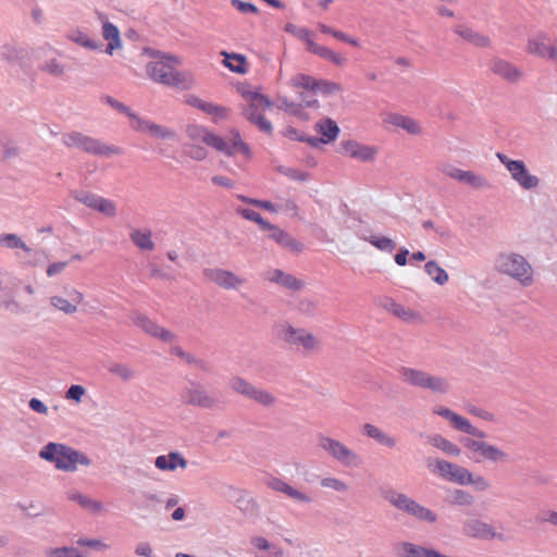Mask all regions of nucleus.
<instances>
[{
	"label": "nucleus",
	"instance_id": "nucleus-1",
	"mask_svg": "<svg viewBox=\"0 0 557 557\" xmlns=\"http://www.w3.org/2000/svg\"><path fill=\"white\" fill-rule=\"evenodd\" d=\"M38 456L64 472H75L78 466L89 467L91 465V460L86 454L62 443L49 442L41 447Z\"/></svg>",
	"mask_w": 557,
	"mask_h": 557
},
{
	"label": "nucleus",
	"instance_id": "nucleus-2",
	"mask_svg": "<svg viewBox=\"0 0 557 557\" xmlns=\"http://www.w3.org/2000/svg\"><path fill=\"white\" fill-rule=\"evenodd\" d=\"M34 294V287L9 273H0V309L21 314L28 311L27 305L22 301V294Z\"/></svg>",
	"mask_w": 557,
	"mask_h": 557
},
{
	"label": "nucleus",
	"instance_id": "nucleus-3",
	"mask_svg": "<svg viewBox=\"0 0 557 557\" xmlns=\"http://www.w3.org/2000/svg\"><path fill=\"white\" fill-rule=\"evenodd\" d=\"M494 269L500 274L518 281L522 286L533 283V268L520 253L513 251H500L495 256Z\"/></svg>",
	"mask_w": 557,
	"mask_h": 557
},
{
	"label": "nucleus",
	"instance_id": "nucleus-4",
	"mask_svg": "<svg viewBox=\"0 0 557 557\" xmlns=\"http://www.w3.org/2000/svg\"><path fill=\"white\" fill-rule=\"evenodd\" d=\"M380 494L391 506L420 521L434 523L437 520V515L433 510L422 506L407 494L398 492L394 487H383L380 490Z\"/></svg>",
	"mask_w": 557,
	"mask_h": 557
},
{
	"label": "nucleus",
	"instance_id": "nucleus-5",
	"mask_svg": "<svg viewBox=\"0 0 557 557\" xmlns=\"http://www.w3.org/2000/svg\"><path fill=\"white\" fill-rule=\"evenodd\" d=\"M401 380L413 387L428 389L433 394L444 395L450 391V383L445 376L433 375L416 368L403 367L399 369Z\"/></svg>",
	"mask_w": 557,
	"mask_h": 557
},
{
	"label": "nucleus",
	"instance_id": "nucleus-6",
	"mask_svg": "<svg viewBox=\"0 0 557 557\" xmlns=\"http://www.w3.org/2000/svg\"><path fill=\"white\" fill-rule=\"evenodd\" d=\"M317 441L318 446L343 467L359 468L362 465L361 456L343 442L321 433L317 435Z\"/></svg>",
	"mask_w": 557,
	"mask_h": 557
},
{
	"label": "nucleus",
	"instance_id": "nucleus-7",
	"mask_svg": "<svg viewBox=\"0 0 557 557\" xmlns=\"http://www.w3.org/2000/svg\"><path fill=\"white\" fill-rule=\"evenodd\" d=\"M61 140L62 144L69 148H76L95 156L109 157L111 154L121 153L120 148L107 145L97 138L87 136L79 132L63 134Z\"/></svg>",
	"mask_w": 557,
	"mask_h": 557
},
{
	"label": "nucleus",
	"instance_id": "nucleus-8",
	"mask_svg": "<svg viewBox=\"0 0 557 557\" xmlns=\"http://www.w3.org/2000/svg\"><path fill=\"white\" fill-rule=\"evenodd\" d=\"M483 440L484 438L479 437H466L461 441L474 462L486 460L493 463H503L508 461L509 455L504 449Z\"/></svg>",
	"mask_w": 557,
	"mask_h": 557
},
{
	"label": "nucleus",
	"instance_id": "nucleus-9",
	"mask_svg": "<svg viewBox=\"0 0 557 557\" xmlns=\"http://www.w3.org/2000/svg\"><path fill=\"white\" fill-rule=\"evenodd\" d=\"M496 158L506 168L511 180L523 190H532L540 186V178L531 174L522 160H513L508 156L497 152Z\"/></svg>",
	"mask_w": 557,
	"mask_h": 557
},
{
	"label": "nucleus",
	"instance_id": "nucleus-10",
	"mask_svg": "<svg viewBox=\"0 0 557 557\" xmlns=\"http://www.w3.org/2000/svg\"><path fill=\"white\" fill-rule=\"evenodd\" d=\"M154 60L146 65V73L154 83L168 86L175 65L182 64V59L173 54L153 52Z\"/></svg>",
	"mask_w": 557,
	"mask_h": 557
},
{
	"label": "nucleus",
	"instance_id": "nucleus-11",
	"mask_svg": "<svg viewBox=\"0 0 557 557\" xmlns=\"http://www.w3.org/2000/svg\"><path fill=\"white\" fill-rule=\"evenodd\" d=\"M249 100V104L244 109L243 113L246 119L264 133L272 132V124L265 120L262 112L272 107L270 99L258 92L249 91L245 95Z\"/></svg>",
	"mask_w": 557,
	"mask_h": 557
},
{
	"label": "nucleus",
	"instance_id": "nucleus-12",
	"mask_svg": "<svg viewBox=\"0 0 557 557\" xmlns=\"http://www.w3.org/2000/svg\"><path fill=\"white\" fill-rule=\"evenodd\" d=\"M231 388L257 404L271 408L276 404V397L264 388H260L242 376H234L230 383Z\"/></svg>",
	"mask_w": 557,
	"mask_h": 557
},
{
	"label": "nucleus",
	"instance_id": "nucleus-13",
	"mask_svg": "<svg viewBox=\"0 0 557 557\" xmlns=\"http://www.w3.org/2000/svg\"><path fill=\"white\" fill-rule=\"evenodd\" d=\"M231 388L257 404L271 408L276 404V397L264 388H260L242 376H234L230 383Z\"/></svg>",
	"mask_w": 557,
	"mask_h": 557
},
{
	"label": "nucleus",
	"instance_id": "nucleus-14",
	"mask_svg": "<svg viewBox=\"0 0 557 557\" xmlns=\"http://www.w3.org/2000/svg\"><path fill=\"white\" fill-rule=\"evenodd\" d=\"M428 468L447 481L455 482L460 485H466L467 482H470V471L457 463L443 459H429Z\"/></svg>",
	"mask_w": 557,
	"mask_h": 557
},
{
	"label": "nucleus",
	"instance_id": "nucleus-15",
	"mask_svg": "<svg viewBox=\"0 0 557 557\" xmlns=\"http://www.w3.org/2000/svg\"><path fill=\"white\" fill-rule=\"evenodd\" d=\"M0 60L25 71L32 65V52L17 42L5 41L0 46Z\"/></svg>",
	"mask_w": 557,
	"mask_h": 557
},
{
	"label": "nucleus",
	"instance_id": "nucleus-16",
	"mask_svg": "<svg viewBox=\"0 0 557 557\" xmlns=\"http://www.w3.org/2000/svg\"><path fill=\"white\" fill-rule=\"evenodd\" d=\"M282 338L289 345L300 346L308 354L319 350L321 342L305 329H296L289 324L282 330Z\"/></svg>",
	"mask_w": 557,
	"mask_h": 557
},
{
	"label": "nucleus",
	"instance_id": "nucleus-17",
	"mask_svg": "<svg viewBox=\"0 0 557 557\" xmlns=\"http://www.w3.org/2000/svg\"><path fill=\"white\" fill-rule=\"evenodd\" d=\"M71 196L86 207L102 213L108 218H115L117 209L115 202L86 190H72Z\"/></svg>",
	"mask_w": 557,
	"mask_h": 557
},
{
	"label": "nucleus",
	"instance_id": "nucleus-18",
	"mask_svg": "<svg viewBox=\"0 0 557 557\" xmlns=\"http://www.w3.org/2000/svg\"><path fill=\"white\" fill-rule=\"evenodd\" d=\"M84 300V295L74 287H64L63 295H53L49 298V304L55 310L65 314L77 312L78 305Z\"/></svg>",
	"mask_w": 557,
	"mask_h": 557
},
{
	"label": "nucleus",
	"instance_id": "nucleus-19",
	"mask_svg": "<svg viewBox=\"0 0 557 557\" xmlns=\"http://www.w3.org/2000/svg\"><path fill=\"white\" fill-rule=\"evenodd\" d=\"M462 532L466 536L475 540L506 541L503 533L497 532L493 525L478 518L468 519L463 523Z\"/></svg>",
	"mask_w": 557,
	"mask_h": 557
},
{
	"label": "nucleus",
	"instance_id": "nucleus-20",
	"mask_svg": "<svg viewBox=\"0 0 557 557\" xmlns=\"http://www.w3.org/2000/svg\"><path fill=\"white\" fill-rule=\"evenodd\" d=\"M433 412L437 416L443 417L448 420L450 425L462 433L469 434L473 437L485 438L486 433L475 426H473L470 421L460 414L454 412L453 410L445 407H435Z\"/></svg>",
	"mask_w": 557,
	"mask_h": 557
},
{
	"label": "nucleus",
	"instance_id": "nucleus-21",
	"mask_svg": "<svg viewBox=\"0 0 557 557\" xmlns=\"http://www.w3.org/2000/svg\"><path fill=\"white\" fill-rule=\"evenodd\" d=\"M203 275L210 282L224 289H238L246 283L245 277L238 276L234 272L221 268L205 269Z\"/></svg>",
	"mask_w": 557,
	"mask_h": 557
},
{
	"label": "nucleus",
	"instance_id": "nucleus-22",
	"mask_svg": "<svg viewBox=\"0 0 557 557\" xmlns=\"http://www.w3.org/2000/svg\"><path fill=\"white\" fill-rule=\"evenodd\" d=\"M133 323L141 329L146 334L160 339L164 343H173L176 339V335L171 331L158 325L154 321L148 317L136 313L132 317Z\"/></svg>",
	"mask_w": 557,
	"mask_h": 557
},
{
	"label": "nucleus",
	"instance_id": "nucleus-23",
	"mask_svg": "<svg viewBox=\"0 0 557 557\" xmlns=\"http://www.w3.org/2000/svg\"><path fill=\"white\" fill-rule=\"evenodd\" d=\"M183 399L185 403L206 409H212L216 406V399L208 394V392L197 383L190 385L184 391Z\"/></svg>",
	"mask_w": 557,
	"mask_h": 557
},
{
	"label": "nucleus",
	"instance_id": "nucleus-24",
	"mask_svg": "<svg viewBox=\"0 0 557 557\" xmlns=\"http://www.w3.org/2000/svg\"><path fill=\"white\" fill-rule=\"evenodd\" d=\"M132 128L160 139H175L176 133L140 116H133Z\"/></svg>",
	"mask_w": 557,
	"mask_h": 557
},
{
	"label": "nucleus",
	"instance_id": "nucleus-25",
	"mask_svg": "<svg viewBox=\"0 0 557 557\" xmlns=\"http://www.w3.org/2000/svg\"><path fill=\"white\" fill-rule=\"evenodd\" d=\"M546 35L539 34L537 36L530 38L527 44V51L530 54L547 59L550 61H557V42L549 45L546 44Z\"/></svg>",
	"mask_w": 557,
	"mask_h": 557
},
{
	"label": "nucleus",
	"instance_id": "nucleus-26",
	"mask_svg": "<svg viewBox=\"0 0 557 557\" xmlns=\"http://www.w3.org/2000/svg\"><path fill=\"white\" fill-rule=\"evenodd\" d=\"M263 231H267L268 237L274 240L282 248L288 249L293 252H300L304 249V245L300 242L296 240L292 235L270 222L265 225Z\"/></svg>",
	"mask_w": 557,
	"mask_h": 557
},
{
	"label": "nucleus",
	"instance_id": "nucleus-27",
	"mask_svg": "<svg viewBox=\"0 0 557 557\" xmlns=\"http://www.w3.org/2000/svg\"><path fill=\"white\" fill-rule=\"evenodd\" d=\"M341 152L362 162L371 161L376 156L374 147L366 146L355 140L342 141Z\"/></svg>",
	"mask_w": 557,
	"mask_h": 557
},
{
	"label": "nucleus",
	"instance_id": "nucleus-28",
	"mask_svg": "<svg viewBox=\"0 0 557 557\" xmlns=\"http://www.w3.org/2000/svg\"><path fill=\"white\" fill-rule=\"evenodd\" d=\"M98 17L102 22V37L108 41L106 52L112 54L114 50L122 48V39L119 28L107 20V15L98 12Z\"/></svg>",
	"mask_w": 557,
	"mask_h": 557
},
{
	"label": "nucleus",
	"instance_id": "nucleus-29",
	"mask_svg": "<svg viewBox=\"0 0 557 557\" xmlns=\"http://www.w3.org/2000/svg\"><path fill=\"white\" fill-rule=\"evenodd\" d=\"M263 277L271 283L290 290H299L304 287V283L301 281L280 269L268 270L264 272Z\"/></svg>",
	"mask_w": 557,
	"mask_h": 557
},
{
	"label": "nucleus",
	"instance_id": "nucleus-30",
	"mask_svg": "<svg viewBox=\"0 0 557 557\" xmlns=\"http://www.w3.org/2000/svg\"><path fill=\"white\" fill-rule=\"evenodd\" d=\"M268 486L275 492H280L285 494L287 497L301 503V504H310L312 503V497L307 493H304L292 485L287 484L283 480L278 478H271L267 482Z\"/></svg>",
	"mask_w": 557,
	"mask_h": 557
},
{
	"label": "nucleus",
	"instance_id": "nucleus-31",
	"mask_svg": "<svg viewBox=\"0 0 557 557\" xmlns=\"http://www.w3.org/2000/svg\"><path fill=\"white\" fill-rule=\"evenodd\" d=\"M454 33L458 35L462 40L471 44L476 48H487L492 44V40L488 36L479 33L465 24L456 25L454 27Z\"/></svg>",
	"mask_w": 557,
	"mask_h": 557
},
{
	"label": "nucleus",
	"instance_id": "nucleus-32",
	"mask_svg": "<svg viewBox=\"0 0 557 557\" xmlns=\"http://www.w3.org/2000/svg\"><path fill=\"white\" fill-rule=\"evenodd\" d=\"M383 122L403 128L410 135H419L422 132L420 124L416 120L398 113L384 114Z\"/></svg>",
	"mask_w": 557,
	"mask_h": 557
},
{
	"label": "nucleus",
	"instance_id": "nucleus-33",
	"mask_svg": "<svg viewBox=\"0 0 557 557\" xmlns=\"http://www.w3.org/2000/svg\"><path fill=\"white\" fill-rule=\"evenodd\" d=\"M490 70L510 83L518 82L521 77V72L515 65L499 58L491 60Z\"/></svg>",
	"mask_w": 557,
	"mask_h": 557
},
{
	"label": "nucleus",
	"instance_id": "nucleus-34",
	"mask_svg": "<svg viewBox=\"0 0 557 557\" xmlns=\"http://www.w3.org/2000/svg\"><path fill=\"white\" fill-rule=\"evenodd\" d=\"M154 466L162 471H175L177 468L186 469L187 460L178 451L160 455L154 460Z\"/></svg>",
	"mask_w": 557,
	"mask_h": 557
},
{
	"label": "nucleus",
	"instance_id": "nucleus-35",
	"mask_svg": "<svg viewBox=\"0 0 557 557\" xmlns=\"http://www.w3.org/2000/svg\"><path fill=\"white\" fill-rule=\"evenodd\" d=\"M185 102L209 115L215 116L216 119L226 117V108L205 101L195 95H187L185 97Z\"/></svg>",
	"mask_w": 557,
	"mask_h": 557
},
{
	"label": "nucleus",
	"instance_id": "nucleus-36",
	"mask_svg": "<svg viewBox=\"0 0 557 557\" xmlns=\"http://www.w3.org/2000/svg\"><path fill=\"white\" fill-rule=\"evenodd\" d=\"M129 239L140 250L152 251L154 249L152 232L149 228H132Z\"/></svg>",
	"mask_w": 557,
	"mask_h": 557
},
{
	"label": "nucleus",
	"instance_id": "nucleus-37",
	"mask_svg": "<svg viewBox=\"0 0 557 557\" xmlns=\"http://www.w3.org/2000/svg\"><path fill=\"white\" fill-rule=\"evenodd\" d=\"M362 432L366 436L376 441L380 445L387 448H394L397 444V441L394 436L386 434L381 429L371 423L363 424Z\"/></svg>",
	"mask_w": 557,
	"mask_h": 557
},
{
	"label": "nucleus",
	"instance_id": "nucleus-38",
	"mask_svg": "<svg viewBox=\"0 0 557 557\" xmlns=\"http://www.w3.org/2000/svg\"><path fill=\"white\" fill-rule=\"evenodd\" d=\"M428 442L435 448L442 450L448 456L458 457L461 449L458 445L445 438L441 434H433L428 436Z\"/></svg>",
	"mask_w": 557,
	"mask_h": 557
},
{
	"label": "nucleus",
	"instance_id": "nucleus-39",
	"mask_svg": "<svg viewBox=\"0 0 557 557\" xmlns=\"http://www.w3.org/2000/svg\"><path fill=\"white\" fill-rule=\"evenodd\" d=\"M67 498L72 502L77 503L83 508L94 512L98 513L103 510L102 503L95 500L77 491H71L67 493Z\"/></svg>",
	"mask_w": 557,
	"mask_h": 557
},
{
	"label": "nucleus",
	"instance_id": "nucleus-40",
	"mask_svg": "<svg viewBox=\"0 0 557 557\" xmlns=\"http://www.w3.org/2000/svg\"><path fill=\"white\" fill-rule=\"evenodd\" d=\"M107 370L109 373L119 377L123 382L132 381L137 375V372L129 366L115 361L109 362L107 366Z\"/></svg>",
	"mask_w": 557,
	"mask_h": 557
},
{
	"label": "nucleus",
	"instance_id": "nucleus-41",
	"mask_svg": "<svg viewBox=\"0 0 557 557\" xmlns=\"http://www.w3.org/2000/svg\"><path fill=\"white\" fill-rule=\"evenodd\" d=\"M315 128L318 133L322 135L323 144L335 140L339 134L337 124L331 119H325L317 123Z\"/></svg>",
	"mask_w": 557,
	"mask_h": 557
},
{
	"label": "nucleus",
	"instance_id": "nucleus-42",
	"mask_svg": "<svg viewBox=\"0 0 557 557\" xmlns=\"http://www.w3.org/2000/svg\"><path fill=\"white\" fill-rule=\"evenodd\" d=\"M425 273L438 285H445L448 282V273L438 265L436 261L430 260L424 264Z\"/></svg>",
	"mask_w": 557,
	"mask_h": 557
},
{
	"label": "nucleus",
	"instance_id": "nucleus-43",
	"mask_svg": "<svg viewBox=\"0 0 557 557\" xmlns=\"http://www.w3.org/2000/svg\"><path fill=\"white\" fill-rule=\"evenodd\" d=\"M194 85L193 76L186 71H176L174 69L168 86L180 89H189Z\"/></svg>",
	"mask_w": 557,
	"mask_h": 557
},
{
	"label": "nucleus",
	"instance_id": "nucleus-44",
	"mask_svg": "<svg viewBox=\"0 0 557 557\" xmlns=\"http://www.w3.org/2000/svg\"><path fill=\"white\" fill-rule=\"evenodd\" d=\"M460 182L475 189H487L491 187V184L485 176L472 171H463Z\"/></svg>",
	"mask_w": 557,
	"mask_h": 557
},
{
	"label": "nucleus",
	"instance_id": "nucleus-45",
	"mask_svg": "<svg viewBox=\"0 0 557 557\" xmlns=\"http://www.w3.org/2000/svg\"><path fill=\"white\" fill-rule=\"evenodd\" d=\"M449 504L459 507H470L474 503V497L465 490H454L448 496Z\"/></svg>",
	"mask_w": 557,
	"mask_h": 557
},
{
	"label": "nucleus",
	"instance_id": "nucleus-46",
	"mask_svg": "<svg viewBox=\"0 0 557 557\" xmlns=\"http://www.w3.org/2000/svg\"><path fill=\"white\" fill-rule=\"evenodd\" d=\"M222 54L225 57L223 64L228 67L232 72L244 74L246 72L245 69V57L242 54L236 53H227L222 52Z\"/></svg>",
	"mask_w": 557,
	"mask_h": 557
},
{
	"label": "nucleus",
	"instance_id": "nucleus-47",
	"mask_svg": "<svg viewBox=\"0 0 557 557\" xmlns=\"http://www.w3.org/2000/svg\"><path fill=\"white\" fill-rule=\"evenodd\" d=\"M69 38L73 42L89 50H99L101 48V44L99 41L89 38L85 33L81 30H75L71 33Z\"/></svg>",
	"mask_w": 557,
	"mask_h": 557
},
{
	"label": "nucleus",
	"instance_id": "nucleus-48",
	"mask_svg": "<svg viewBox=\"0 0 557 557\" xmlns=\"http://www.w3.org/2000/svg\"><path fill=\"white\" fill-rule=\"evenodd\" d=\"M317 81L312 76L306 75V74H296L290 78L289 85L293 88H301L305 90L313 91L317 87Z\"/></svg>",
	"mask_w": 557,
	"mask_h": 557
},
{
	"label": "nucleus",
	"instance_id": "nucleus-49",
	"mask_svg": "<svg viewBox=\"0 0 557 557\" xmlns=\"http://www.w3.org/2000/svg\"><path fill=\"white\" fill-rule=\"evenodd\" d=\"M364 240L384 252H392L396 248V243L392 238L385 236L371 235L369 237H364Z\"/></svg>",
	"mask_w": 557,
	"mask_h": 557
},
{
	"label": "nucleus",
	"instance_id": "nucleus-50",
	"mask_svg": "<svg viewBox=\"0 0 557 557\" xmlns=\"http://www.w3.org/2000/svg\"><path fill=\"white\" fill-rule=\"evenodd\" d=\"M320 485L323 488H329L337 493H347L349 485L344 480L336 476H324L320 481Z\"/></svg>",
	"mask_w": 557,
	"mask_h": 557
},
{
	"label": "nucleus",
	"instance_id": "nucleus-51",
	"mask_svg": "<svg viewBox=\"0 0 557 557\" xmlns=\"http://www.w3.org/2000/svg\"><path fill=\"white\" fill-rule=\"evenodd\" d=\"M315 55L332 62L335 65L342 66L347 62V59L342 54L331 50L327 47L320 46L317 49Z\"/></svg>",
	"mask_w": 557,
	"mask_h": 557
},
{
	"label": "nucleus",
	"instance_id": "nucleus-52",
	"mask_svg": "<svg viewBox=\"0 0 557 557\" xmlns=\"http://www.w3.org/2000/svg\"><path fill=\"white\" fill-rule=\"evenodd\" d=\"M315 55L332 62L335 65L342 66L347 62V59L342 54L331 50L327 47L320 46L317 49Z\"/></svg>",
	"mask_w": 557,
	"mask_h": 557
},
{
	"label": "nucleus",
	"instance_id": "nucleus-53",
	"mask_svg": "<svg viewBox=\"0 0 557 557\" xmlns=\"http://www.w3.org/2000/svg\"><path fill=\"white\" fill-rule=\"evenodd\" d=\"M206 145L214 148L215 150H218L220 152H224L227 156H233V150L230 148V144L227 141H225L222 137H220L211 132L209 133V135L207 137Z\"/></svg>",
	"mask_w": 557,
	"mask_h": 557
},
{
	"label": "nucleus",
	"instance_id": "nucleus-54",
	"mask_svg": "<svg viewBox=\"0 0 557 557\" xmlns=\"http://www.w3.org/2000/svg\"><path fill=\"white\" fill-rule=\"evenodd\" d=\"M0 245L7 248H21L26 252H30V248L15 234L0 235Z\"/></svg>",
	"mask_w": 557,
	"mask_h": 557
},
{
	"label": "nucleus",
	"instance_id": "nucleus-55",
	"mask_svg": "<svg viewBox=\"0 0 557 557\" xmlns=\"http://www.w3.org/2000/svg\"><path fill=\"white\" fill-rule=\"evenodd\" d=\"M298 313L305 317H314L318 311V304L315 300L310 298H301L296 305Z\"/></svg>",
	"mask_w": 557,
	"mask_h": 557
},
{
	"label": "nucleus",
	"instance_id": "nucleus-56",
	"mask_svg": "<svg viewBox=\"0 0 557 557\" xmlns=\"http://www.w3.org/2000/svg\"><path fill=\"white\" fill-rule=\"evenodd\" d=\"M394 315L407 323L414 324V323H421L423 321L422 317L419 313L414 312L413 310H411L409 308L404 307L400 304L397 307Z\"/></svg>",
	"mask_w": 557,
	"mask_h": 557
},
{
	"label": "nucleus",
	"instance_id": "nucleus-57",
	"mask_svg": "<svg viewBox=\"0 0 557 557\" xmlns=\"http://www.w3.org/2000/svg\"><path fill=\"white\" fill-rule=\"evenodd\" d=\"M18 154V149L8 138L0 137V161H5L15 158Z\"/></svg>",
	"mask_w": 557,
	"mask_h": 557
},
{
	"label": "nucleus",
	"instance_id": "nucleus-58",
	"mask_svg": "<svg viewBox=\"0 0 557 557\" xmlns=\"http://www.w3.org/2000/svg\"><path fill=\"white\" fill-rule=\"evenodd\" d=\"M276 171L281 173L282 175L297 182H306L309 177V174L307 172H304L298 169L289 168L286 165H278L276 166Z\"/></svg>",
	"mask_w": 557,
	"mask_h": 557
},
{
	"label": "nucleus",
	"instance_id": "nucleus-59",
	"mask_svg": "<svg viewBox=\"0 0 557 557\" xmlns=\"http://www.w3.org/2000/svg\"><path fill=\"white\" fill-rule=\"evenodd\" d=\"M101 101L115 109L116 111L126 114L131 119V124L133 123V116H138L135 114L127 106L117 101L111 96L104 95L101 97Z\"/></svg>",
	"mask_w": 557,
	"mask_h": 557
},
{
	"label": "nucleus",
	"instance_id": "nucleus-60",
	"mask_svg": "<svg viewBox=\"0 0 557 557\" xmlns=\"http://www.w3.org/2000/svg\"><path fill=\"white\" fill-rule=\"evenodd\" d=\"M46 555L49 557H86L74 547L49 548L46 550Z\"/></svg>",
	"mask_w": 557,
	"mask_h": 557
},
{
	"label": "nucleus",
	"instance_id": "nucleus-61",
	"mask_svg": "<svg viewBox=\"0 0 557 557\" xmlns=\"http://www.w3.org/2000/svg\"><path fill=\"white\" fill-rule=\"evenodd\" d=\"M210 131L199 125H190L187 127L188 137L195 143L206 144Z\"/></svg>",
	"mask_w": 557,
	"mask_h": 557
},
{
	"label": "nucleus",
	"instance_id": "nucleus-62",
	"mask_svg": "<svg viewBox=\"0 0 557 557\" xmlns=\"http://www.w3.org/2000/svg\"><path fill=\"white\" fill-rule=\"evenodd\" d=\"M237 213L240 214L244 219L257 223L262 230L269 223L258 212L250 209L239 208L237 209Z\"/></svg>",
	"mask_w": 557,
	"mask_h": 557
},
{
	"label": "nucleus",
	"instance_id": "nucleus-63",
	"mask_svg": "<svg viewBox=\"0 0 557 557\" xmlns=\"http://www.w3.org/2000/svg\"><path fill=\"white\" fill-rule=\"evenodd\" d=\"M341 90V86L333 83V82H330V81H323V79H318L317 81V87H315V90L314 92H320V94H323V95H330V94H334V92H337Z\"/></svg>",
	"mask_w": 557,
	"mask_h": 557
},
{
	"label": "nucleus",
	"instance_id": "nucleus-64",
	"mask_svg": "<svg viewBox=\"0 0 557 557\" xmlns=\"http://www.w3.org/2000/svg\"><path fill=\"white\" fill-rule=\"evenodd\" d=\"M41 70L54 76H61L64 73V66L57 59L47 60Z\"/></svg>",
	"mask_w": 557,
	"mask_h": 557
}]
</instances>
